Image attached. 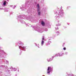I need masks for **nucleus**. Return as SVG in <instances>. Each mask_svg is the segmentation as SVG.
I'll list each match as a JSON object with an SVG mask.
<instances>
[{
  "label": "nucleus",
  "instance_id": "5",
  "mask_svg": "<svg viewBox=\"0 0 76 76\" xmlns=\"http://www.w3.org/2000/svg\"><path fill=\"white\" fill-rule=\"evenodd\" d=\"M44 41L42 40L41 42L42 45H43V44H44Z\"/></svg>",
  "mask_w": 76,
  "mask_h": 76
},
{
  "label": "nucleus",
  "instance_id": "4",
  "mask_svg": "<svg viewBox=\"0 0 76 76\" xmlns=\"http://www.w3.org/2000/svg\"><path fill=\"white\" fill-rule=\"evenodd\" d=\"M3 5H4V6H5V5H6V1H5L3 3Z\"/></svg>",
  "mask_w": 76,
  "mask_h": 76
},
{
  "label": "nucleus",
  "instance_id": "9",
  "mask_svg": "<svg viewBox=\"0 0 76 76\" xmlns=\"http://www.w3.org/2000/svg\"><path fill=\"white\" fill-rule=\"evenodd\" d=\"M19 48H20V46H19Z\"/></svg>",
  "mask_w": 76,
  "mask_h": 76
},
{
  "label": "nucleus",
  "instance_id": "6",
  "mask_svg": "<svg viewBox=\"0 0 76 76\" xmlns=\"http://www.w3.org/2000/svg\"><path fill=\"white\" fill-rule=\"evenodd\" d=\"M63 49L64 50H66V48H63Z\"/></svg>",
  "mask_w": 76,
  "mask_h": 76
},
{
  "label": "nucleus",
  "instance_id": "3",
  "mask_svg": "<svg viewBox=\"0 0 76 76\" xmlns=\"http://www.w3.org/2000/svg\"><path fill=\"white\" fill-rule=\"evenodd\" d=\"M41 24H42V25L43 26H44V25H45V23H44V22L43 21H42Z\"/></svg>",
  "mask_w": 76,
  "mask_h": 76
},
{
  "label": "nucleus",
  "instance_id": "7",
  "mask_svg": "<svg viewBox=\"0 0 76 76\" xmlns=\"http://www.w3.org/2000/svg\"><path fill=\"white\" fill-rule=\"evenodd\" d=\"M21 48H24V47H21Z\"/></svg>",
  "mask_w": 76,
  "mask_h": 76
},
{
  "label": "nucleus",
  "instance_id": "1",
  "mask_svg": "<svg viewBox=\"0 0 76 76\" xmlns=\"http://www.w3.org/2000/svg\"><path fill=\"white\" fill-rule=\"evenodd\" d=\"M37 11L38 12V15H40V13H41V12H39V10H40V7H39V4H37Z\"/></svg>",
  "mask_w": 76,
  "mask_h": 76
},
{
  "label": "nucleus",
  "instance_id": "2",
  "mask_svg": "<svg viewBox=\"0 0 76 76\" xmlns=\"http://www.w3.org/2000/svg\"><path fill=\"white\" fill-rule=\"evenodd\" d=\"M50 69H51V67H48L47 69V70L48 71L47 73H50V71H48L50 70Z\"/></svg>",
  "mask_w": 76,
  "mask_h": 76
},
{
  "label": "nucleus",
  "instance_id": "8",
  "mask_svg": "<svg viewBox=\"0 0 76 76\" xmlns=\"http://www.w3.org/2000/svg\"><path fill=\"white\" fill-rule=\"evenodd\" d=\"M42 40H44V38H42Z\"/></svg>",
  "mask_w": 76,
  "mask_h": 76
}]
</instances>
